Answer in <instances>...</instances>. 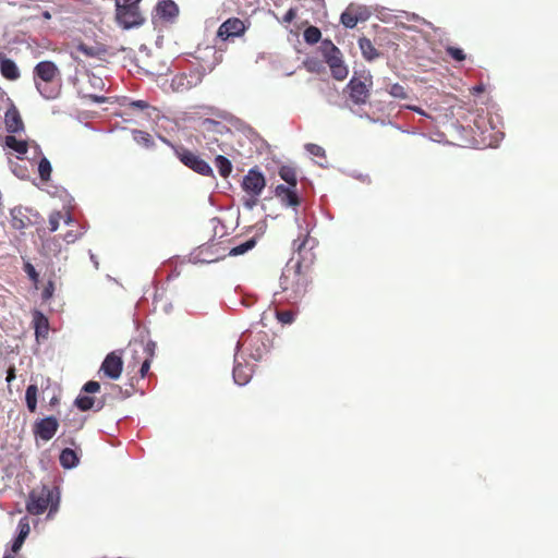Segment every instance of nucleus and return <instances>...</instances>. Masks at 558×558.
I'll use <instances>...</instances> for the list:
<instances>
[{
  "mask_svg": "<svg viewBox=\"0 0 558 558\" xmlns=\"http://www.w3.org/2000/svg\"><path fill=\"white\" fill-rule=\"evenodd\" d=\"M60 505V490L58 487L50 488L43 485L29 492L26 500V510L33 515L43 514L47 509L48 518L56 513Z\"/></svg>",
  "mask_w": 558,
  "mask_h": 558,
  "instance_id": "1",
  "label": "nucleus"
},
{
  "mask_svg": "<svg viewBox=\"0 0 558 558\" xmlns=\"http://www.w3.org/2000/svg\"><path fill=\"white\" fill-rule=\"evenodd\" d=\"M308 233L310 232L306 231V234L302 240L296 239L292 243L293 256L290 263L295 259V263L293 265L295 277H299L301 275L303 268H310L315 258L313 248L316 245V240L311 239Z\"/></svg>",
  "mask_w": 558,
  "mask_h": 558,
  "instance_id": "2",
  "label": "nucleus"
},
{
  "mask_svg": "<svg viewBox=\"0 0 558 558\" xmlns=\"http://www.w3.org/2000/svg\"><path fill=\"white\" fill-rule=\"evenodd\" d=\"M238 341H242V348L247 343L250 357L256 362L268 354L271 348V337L262 330L253 332L247 329L241 333Z\"/></svg>",
  "mask_w": 558,
  "mask_h": 558,
  "instance_id": "3",
  "label": "nucleus"
},
{
  "mask_svg": "<svg viewBox=\"0 0 558 558\" xmlns=\"http://www.w3.org/2000/svg\"><path fill=\"white\" fill-rule=\"evenodd\" d=\"M175 157L190 170L203 177L215 178L211 166L203 159L198 154L187 149L186 147H173Z\"/></svg>",
  "mask_w": 558,
  "mask_h": 558,
  "instance_id": "4",
  "label": "nucleus"
},
{
  "mask_svg": "<svg viewBox=\"0 0 558 558\" xmlns=\"http://www.w3.org/2000/svg\"><path fill=\"white\" fill-rule=\"evenodd\" d=\"M372 84V76L369 73L363 77L353 75L343 92L348 94L349 99L354 106L365 105L369 97V85Z\"/></svg>",
  "mask_w": 558,
  "mask_h": 558,
  "instance_id": "5",
  "label": "nucleus"
},
{
  "mask_svg": "<svg viewBox=\"0 0 558 558\" xmlns=\"http://www.w3.org/2000/svg\"><path fill=\"white\" fill-rule=\"evenodd\" d=\"M206 75L203 66H196L190 70L189 73H180L172 77L170 87L173 92L183 93L199 85Z\"/></svg>",
  "mask_w": 558,
  "mask_h": 558,
  "instance_id": "6",
  "label": "nucleus"
},
{
  "mask_svg": "<svg viewBox=\"0 0 558 558\" xmlns=\"http://www.w3.org/2000/svg\"><path fill=\"white\" fill-rule=\"evenodd\" d=\"M116 21L123 29L141 27L145 23V17L140 11V7L116 5Z\"/></svg>",
  "mask_w": 558,
  "mask_h": 558,
  "instance_id": "7",
  "label": "nucleus"
},
{
  "mask_svg": "<svg viewBox=\"0 0 558 558\" xmlns=\"http://www.w3.org/2000/svg\"><path fill=\"white\" fill-rule=\"evenodd\" d=\"M241 349L242 341H238L235 344L232 377L234 384L242 387L252 379L253 368L246 363L245 357L240 355Z\"/></svg>",
  "mask_w": 558,
  "mask_h": 558,
  "instance_id": "8",
  "label": "nucleus"
},
{
  "mask_svg": "<svg viewBox=\"0 0 558 558\" xmlns=\"http://www.w3.org/2000/svg\"><path fill=\"white\" fill-rule=\"evenodd\" d=\"M241 185L247 194L252 196H259L266 186V179L257 167H253L243 177Z\"/></svg>",
  "mask_w": 558,
  "mask_h": 558,
  "instance_id": "9",
  "label": "nucleus"
},
{
  "mask_svg": "<svg viewBox=\"0 0 558 558\" xmlns=\"http://www.w3.org/2000/svg\"><path fill=\"white\" fill-rule=\"evenodd\" d=\"M59 428V421L53 415L37 420L33 426V433L37 439L49 441Z\"/></svg>",
  "mask_w": 558,
  "mask_h": 558,
  "instance_id": "10",
  "label": "nucleus"
},
{
  "mask_svg": "<svg viewBox=\"0 0 558 558\" xmlns=\"http://www.w3.org/2000/svg\"><path fill=\"white\" fill-rule=\"evenodd\" d=\"M123 371V360L121 352L112 351L108 353L100 366V372L111 380H117L121 377Z\"/></svg>",
  "mask_w": 558,
  "mask_h": 558,
  "instance_id": "11",
  "label": "nucleus"
},
{
  "mask_svg": "<svg viewBox=\"0 0 558 558\" xmlns=\"http://www.w3.org/2000/svg\"><path fill=\"white\" fill-rule=\"evenodd\" d=\"M59 74V69L54 62L44 60L38 62L34 68L35 83L39 81L44 83H52L54 77Z\"/></svg>",
  "mask_w": 558,
  "mask_h": 558,
  "instance_id": "12",
  "label": "nucleus"
},
{
  "mask_svg": "<svg viewBox=\"0 0 558 558\" xmlns=\"http://www.w3.org/2000/svg\"><path fill=\"white\" fill-rule=\"evenodd\" d=\"M245 31L243 21L238 17H230L225 21L218 28L217 35L222 40H227L230 37H239Z\"/></svg>",
  "mask_w": 558,
  "mask_h": 558,
  "instance_id": "13",
  "label": "nucleus"
},
{
  "mask_svg": "<svg viewBox=\"0 0 558 558\" xmlns=\"http://www.w3.org/2000/svg\"><path fill=\"white\" fill-rule=\"evenodd\" d=\"M154 12L160 20L172 23L179 16L180 10L173 0H159Z\"/></svg>",
  "mask_w": 558,
  "mask_h": 558,
  "instance_id": "14",
  "label": "nucleus"
},
{
  "mask_svg": "<svg viewBox=\"0 0 558 558\" xmlns=\"http://www.w3.org/2000/svg\"><path fill=\"white\" fill-rule=\"evenodd\" d=\"M33 213V209L28 207L17 206L11 209V225L15 230H24L28 226L33 225V221L28 214Z\"/></svg>",
  "mask_w": 558,
  "mask_h": 558,
  "instance_id": "15",
  "label": "nucleus"
},
{
  "mask_svg": "<svg viewBox=\"0 0 558 558\" xmlns=\"http://www.w3.org/2000/svg\"><path fill=\"white\" fill-rule=\"evenodd\" d=\"M5 129L10 134L24 131V123L17 108L11 104L4 114Z\"/></svg>",
  "mask_w": 558,
  "mask_h": 558,
  "instance_id": "16",
  "label": "nucleus"
},
{
  "mask_svg": "<svg viewBox=\"0 0 558 558\" xmlns=\"http://www.w3.org/2000/svg\"><path fill=\"white\" fill-rule=\"evenodd\" d=\"M280 284H281L282 291L287 293L286 299L290 303H298L306 293V286L304 282H300V280H298V282L291 289H289L287 287L286 275H283V277H281Z\"/></svg>",
  "mask_w": 558,
  "mask_h": 558,
  "instance_id": "17",
  "label": "nucleus"
},
{
  "mask_svg": "<svg viewBox=\"0 0 558 558\" xmlns=\"http://www.w3.org/2000/svg\"><path fill=\"white\" fill-rule=\"evenodd\" d=\"M1 145L3 148L16 153L19 159H23V156L26 155L29 149V143L27 141L17 140L13 134L7 135Z\"/></svg>",
  "mask_w": 558,
  "mask_h": 558,
  "instance_id": "18",
  "label": "nucleus"
},
{
  "mask_svg": "<svg viewBox=\"0 0 558 558\" xmlns=\"http://www.w3.org/2000/svg\"><path fill=\"white\" fill-rule=\"evenodd\" d=\"M29 531H31V527H29L28 518L27 517L21 518L17 523V535L14 537V539L12 542V546H11L12 551L17 553L22 548L26 537L29 534Z\"/></svg>",
  "mask_w": 558,
  "mask_h": 558,
  "instance_id": "19",
  "label": "nucleus"
},
{
  "mask_svg": "<svg viewBox=\"0 0 558 558\" xmlns=\"http://www.w3.org/2000/svg\"><path fill=\"white\" fill-rule=\"evenodd\" d=\"M59 461L63 469L72 470L80 464V457L75 450L71 448H64L60 452Z\"/></svg>",
  "mask_w": 558,
  "mask_h": 558,
  "instance_id": "20",
  "label": "nucleus"
},
{
  "mask_svg": "<svg viewBox=\"0 0 558 558\" xmlns=\"http://www.w3.org/2000/svg\"><path fill=\"white\" fill-rule=\"evenodd\" d=\"M0 73L3 77L10 81H16L21 75L16 63L12 59L5 57L0 63Z\"/></svg>",
  "mask_w": 558,
  "mask_h": 558,
  "instance_id": "21",
  "label": "nucleus"
},
{
  "mask_svg": "<svg viewBox=\"0 0 558 558\" xmlns=\"http://www.w3.org/2000/svg\"><path fill=\"white\" fill-rule=\"evenodd\" d=\"M132 137H133V141L140 146H142L148 150L156 149V143H155L153 136L148 132L143 131V130L133 129Z\"/></svg>",
  "mask_w": 558,
  "mask_h": 558,
  "instance_id": "22",
  "label": "nucleus"
},
{
  "mask_svg": "<svg viewBox=\"0 0 558 558\" xmlns=\"http://www.w3.org/2000/svg\"><path fill=\"white\" fill-rule=\"evenodd\" d=\"M320 51L324 56L326 63L342 57L340 49L330 39L322 40Z\"/></svg>",
  "mask_w": 558,
  "mask_h": 558,
  "instance_id": "23",
  "label": "nucleus"
},
{
  "mask_svg": "<svg viewBox=\"0 0 558 558\" xmlns=\"http://www.w3.org/2000/svg\"><path fill=\"white\" fill-rule=\"evenodd\" d=\"M201 128L205 132H211V133L220 134V135H223V134H227L230 132V129L227 125L222 124L221 122H219L217 120L210 119V118L203 119L201 121Z\"/></svg>",
  "mask_w": 558,
  "mask_h": 558,
  "instance_id": "24",
  "label": "nucleus"
},
{
  "mask_svg": "<svg viewBox=\"0 0 558 558\" xmlns=\"http://www.w3.org/2000/svg\"><path fill=\"white\" fill-rule=\"evenodd\" d=\"M35 86L45 99L52 100L60 95V86L53 85L52 83L36 82Z\"/></svg>",
  "mask_w": 558,
  "mask_h": 558,
  "instance_id": "25",
  "label": "nucleus"
},
{
  "mask_svg": "<svg viewBox=\"0 0 558 558\" xmlns=\"http://www.w3.org/2000/svg\"><path fill=\"white\" fill-rule=\"evenodd\" d=\"M359 47L362 52V56L367 61H373L379 57V52L374 47L373 43L366 37H362L359 39Z\"/></svg>",
  "mask_w": 558,
  "mask_h": 558,
  "instance_id": "26",
  "label": "nucleus"
},
{
  "mask_svg": "<svg viewBox=\"0 0 558 558\" xmlns=\"http://www.w3.org/2000/svg\"><path fill=\"white\" fill-rule=\"evenodd\" d=\"M330 68L331 75L337 81H342L348 76V68L345 66L342 57L327 62Z\"/></svg>",
  "mask_w": 558,
  "mask_h": 558,
  "instance_id": "27",
  "label": "nucleus"
},
{
  "mask_svg": "<svg viewBox=\"0 0 558 558\" xmlns=\"http://www.w3.org/2000/svg\"><path fill=\"white\" fill-rule=\"evenodd\" d=\"M76 50L90 58H101L107 49L104 45L88 46L84 43L77 45Z\"/></svg>",
  "mask_w": 558,
  "mask_h": 558,
  "instance_id": "28",
  "label": "nucleus"
},
{
  "mask_svg": "<svg viewBox=\"0 0 558 558\" xmlns=\"http://www.w3.org/2000/svg\"><path fill=\"white\" fill-rule=\"evenodd\" d=\"M215 166L219 174L225 179L231 174L233 169L231 160L223 155H217L215 157Z\"/></svg>",
  "mask_w": 558,
  "mask_h": 558,
  "instance_id": "29",
  "label": "nucleus"
},
{
  "mask_svg": "<svg viewBox=\"0 0 558 558\" xmlns=\"http://www.w3.org/2000/svg\"><path fill=\"white\" fill-rule=\"evenodd\" d=\"M37 395L38 387L35 384L29 385L25 391V402L29 412L34 413L37 410Z\"/></svg>",
  "mask_w": 558,
  "mask_h": 558,
  "instance_id": "30",
  "label": "nucleus"
},
{
  "mask_svg": "<svg viewBox=\"0 0 558 558\" xmlns=\"http://www.w3.org/2000/svg\"><path fill=\"white\" fill-rule=\"evenodd\" d=\"M280 178L289 185L296 187L298 179L295 170L290 166H281L279 168Z\"/></svg>",
  "mask_w": 558,
  "mask_h": 558,
  "instance_id": "31",
  "label": "nucleus"
},
{
  "mask_svg": "<svg viewBox=\"0 0 558 558\" xmlns=\"http://www.w3.org/2000/svg\"><path fill=\"white\" fill-rule=\"evenodd\" d=\"M74 405L80 410V411H89L93 409V407L95 405V397H90L88 396L87 393L86 395H82L80 393L75 400H74Z\"/></svg>",
  "mask_w": 558,
  "mask_h": 558,
  "instance_id": "32",
  "label": "nucleus"
},
{
  "mask_svg": "<svg viewBox=\"0 0 558 558\" xmlns=\"http://www.w3.org/2000/svg\"><path fill=\"white\" fill-rule=\"evenodd\" d=\"M48 319L40 313L36 312L35 314V333L37 337L43 336L46 337L48 335Z\"/></svg>",
  "mask_w": 558,
  "mask_h": 558,
  "instance_id": "33",
  "label": "nucleus"
},
{
  "mask_svg": "<svg viewBox=\"0 0 558 558\" xmlns=\"http://www.w3.org/2000/svg\"><path fill=\"white\" fill-rule=\"evenodd\" d=\"M255 245H256V239L255 238H250L245 242H243V243L232 247L229 251V256L243 255V254L247 253L248 251H251L252 248H254Z\"/></svg>",
  "mask_w": 558,
  "mask_h": 558,
  "instance_id": "34",
  "label": "nucleus"
},
{
  "mask_svg": "<svg viewBox=\"0 0 558 558\" xmlns=\"http://www.w3.org/2000/svg\"><path fill=\"white\" fill-rule=\"evenodd\" d=\"M51 172H52L51 162L49 161V159L46 156L41 155V157L38 161V173H39L40 179L43 181L50 180Z\"/></svg>",
  "mask_w": 558,
  "mask_h": 558,
  "instance_id": "35",
  "label": "nucleus"
},
{
  "mask_svg": "<svg viewBox=\"0 0 558 558\" xmlns=\"http://www.w3.org/2000/svg\"><path fill=\"white\" fill-rule=\"evenodd\" d=\"M304 41L308 45L317 44L322 38V32L316 26H308L303 33Z\"/></svg>",
  "mask_w": 558,
  "mask_h": 558,
  "instance_id": "36",
  "label": "nucleus"
},
{
  "mask_svg": "<svg viewBox=\"0 0 558 558\" xmlns=\"http://www.w3.org/2000/svg\"><path fill=\"white\" fill-rule=\"evenodd\" d=\"M119 104H120V106L129 107V108L141 110V111L151 108L150 105L146 100H142V99L132 100L128 97H123Z\"/></svg>",
  "mask_w": 558,
  "mask_h": 558,
  "instance_id": "37",
  "label": "nucleus"
},
{
  "mask_svg": "<svg viewBox=\"0 0 558 558\" xmlns=\"http://www.w3.org/2000/svg\"><path fill=\"white\" fill-rule=\"evenodd\" d=\"M351 8H348L344 12L341 13L340 22L345 28H354L359 23V17H355L354 14L350 12Z\"/></svg>",
  "mask_w": 558,
  "mask_h": 558,
  "instance_id": "38",
  "label": "nucleus"
},
{
  "mask_svg": "<svg viewBox=\"0 0 558 558\" xmlns=\"http://www.w3.org/2000/svg\"><path fill=\"white\" fill-rule=\"evenodd\" d=\"M282 203L288 207H296L300 204V197L295 187H292L282 196Z\"/></svg>",
  "mask_w": 558,
  "mask_h": 558,
  "instance_id": "39",
  "label": "nucleus"
},
{
  "mask_svg": "<svg viewBox=\"0 0 558 558\" xmlns=\"http://www.w3.org/2000/svg\"><path fill=\"white\" fill-rule=\"evenodd\" d=\"M23 270L27 275L28 279L37 284L39 281V274L29 260H25L23 264Z\"/></svg>",
  "mask_w": 558,
  "mask_h": 558,
  "instance_id": "40",
  "label": "nucleus"
},
{
  "mask_svg": "<svg viewBox=\"0 0 558 558\" xmlns=\"http://www.w3.org/2000/svg\"><path fill=\"white\" fill-rule=\"evenodd\" d=\"M446 50V53L452 58L454 61H458V62H462L465 60L466 56L464 53V51L459 48V47H454V46H447L445 48Z\"/></svg>",
  "mask_w": 558,
  "mask_h": 558,
  "instance_id": "41",
  "label": "nucleus"
},
{
  "mask_svg": "<svg viewBox=\"0 0 558 558\" xmlns=\"http://www.w3.org/2000/svg\"><path fill=\"white\" fill-rule=\"evenodd\" d=\"M388 93L393 98H398V99L409 98V95H408L405 88L402 85H400L399 83L392 84L390 86V88L388 89Z\"/></svg>",
  "mask_w": 558,
  "mask_h": 558,
  "instance_id": "42",
  "label": "nucleus"
},
{
  "mask_svg": "<svg viewBox=\"0 0 558 558\" xmlns=\"http://www.w3.org/2000/svg\"><path fill=\"white\" fill-rule=\"evenodd\" d=\"M228 121H230L234 128L242 131L244 134H246V135L254 134L253 129L250 125H247L245 122H243L242 120H240L235 117H231L230 119H228Z\"/></svg>",
  "mask_w": 558,
  "mask_h": 558,
  "instance_id": "43",
  "label": "nucleus"
},
{
  "mask_svg": "<svg viewBox=\"0 0 558 558\" xmlns=\"http://www.w3.org/2000/svg\"><path fill=\"white\" fill-rule=\"evenodd\" d=\"M276 317L281 324H292L295 319V313L292 311H277Z\"/></svg>",
  "mask_w": 558,
  "mask_h": 558,
  "instance_id": "44",
  "label": "nucleus"
},
{
  "mask_svg": "<svg viewBox=\"0 0 558 558\" xmlns=\"http://www.w3.org/2000/svg\"><path fill=\"white\" fill-rule=\"evenodd\" d=\"M63 422L70 428H72L74 430H78L84 426L85 420L83 417L76 415L73 418L65 417V418H63Z\"/></svg>",
  "mask_w": 558,
  "mask_h": 558,
  "instance_id": "45",
  "label": "nucleus"
},
{
  "mask_svg": "<svg viewBox=\"0 0 558 558\" xmlns=\"http://www.w3.org/2000/svg\"><path fill=\"white\" fill-rule=\"evenodd\" d=\"M304 147H305V150L312 156H315V157H325L326 156L325 149L317 144L308 143Z\"/></svg>",
  "mask_w": 558,
  "mask_h": 558,
  "instance_id": "46",
  "label": "nucleus"
},
{
  "mask_svg": "<svg viewBox=\"0 0 558 558\" xmlns=\"http://www.w3.org/2000/svg\"><path fill=\"white\" fill-rule=\"evenodd\" d=\"M100 390V384L96 380H88L82 387V392L96 393Z\"/></svg>",
  "mask_w": 558,
  "mask_h": 558,
  "instance_id": "47",
  "label": "nucleus"
},
{
  "mask_svg": "<svg viewBox=\"0 0 558 558\" xmlns=\"http://www.w3.org/2000/svg\"><path fill=\"white\" fill-rule=\"evenodd\" d=\"M86 232V228L84 226L81 227V231L78 233L74 231H68L64 234V241L66 243H74L76 240H78L84 233Z\"/></svg>",
  "mask_w": 558,
  "mask_h": 558,
  "instance_id": "48",
  "label": "nucleus"
},
{
  "mask_svg": "<svg viewBox=\"0 0 558 558\" xmlns=\"http://www.w3.org/2000/svg\"><path fill=\"white\" fill-rule=\"evenodd\" d=\"M342 108H349V109H350V111H351L354 116H356V117H359V118H361V119H368L369 121H372V122H374V123L378 121V120H376V119H372V118H371L366 112H364L360 107H359V108H354V107L349 106L348 104H344V105L342 106Z\"/></svg>",
  "mask_w": 558,
  "mask_h": 558,
  "instance_id": "49",
  "label": "nucleus"
},
{
  "mask_svg": "<svg viewBox=\"0 0 558 558\" xmlns=\"http://www.w3.org/2000/svg\"><path fill=\"white\" fill-rule=\"evenodd\" d=\"M61 218H62V215L60 211H54L49 216V226H50L51 232H54L58 230Z\"/></svg>",
  "mask_w": 558,
  "mask_h": 558,
  "instance_id": "50",
  "label": "nucleus"
},
{
  "mask_svg": "<svg viewBox=\"0 0 558 558\" xmlns=\"http://www.w3.org/2000/svg\"><path fill=\"white\" fill-rule=\"evenodd\" d=\"M53 292H54V283L52 280H49L41 292L43 301L50 300L53 295Z\"/></svg>",
  "mask_w": 558,
  "mask_h": 558,
  "instance_id": "51",
  "label": "nucleus"
},
{
  "mask_svg": "<svg viewBox=\"0 0 558 558\" xmlns=\"http://www.w3.org/2000/svg\"><path fill=\"white\" fill-rule=\"evenodd\" d=\"M347 174L353 179H356V180L363 182V183H367V184L371 183V178L368 174L361 173L356 170L349 171V172H347Z\"/></svg>",
  "mask_w": 558,
  "mask_h": 558,
  "instance_id": "52",
  "label": "nucleus"
},
{
  "mask_svg": "<svg viewBox=\"0 0 558 558\" xmlns=\"http://www.w3.org/2000/svg\"><path fill=\"white\" fill-rule=\"evenodd\" d=\"M156 342L153 341V340H148L145 348H144V351L145 353L147 354V357L146 359H150L153 360L154 355H155V350H156Z\"/></svg>",
  "mask_w": 558,
  "mask_h": 558,
  "instance_id": "53",
  "label": "nucleus"
},
{
  "mask_svg": "<svg viewBox=\"0 0 558 558\" xmlns=\"http://www.w3.org/2000/svg\"><path fill=\"white\" fill-rule=\"evenodd\" d=\"M296 8H290L286 14L282 16V23L288 24L291 23L296 16Z\"/></svg>",
  "mask_w": 558,
  "mask_h": 558,
  "instance_id": "54",
  "label": "nucleus"
},
{
  "mask_svg": "<svg viewBox=\"0 0 558 558\" xmlns=\"http://www.w3.org/2000/svg\"><path fill=\"white\" fill-rule=\"evenodd\" d=\"M293 186L287 184H278L276 187H275V195L277 197H282L286 193H288Z\"/></svg>",
  "mask_w": 558,
  "mask_h": 558,
  "instance_id": "55",
  "label": "nucleus"
},
{
  "mask_svg": "<svg viewBox=\"0 0 558 558\" xmlns=\"http://www.w3.org/2000/svg\"><path fill=\"white\" fill-rule=\"evenodd\" d=\"M89 100H92L94 104H105L108 102L109 98L106 96L95 95V94H88L85 96Z\"/></svg>",
  "mask_w": 558,
  "mask_h": 558,
  "instance_id": "56",
  "label": "nucleus"
},
{
  "mask_svg": "<svg viewBox=\"0 0 558 558\" xmlns=\"http://www.w3.org/2000/svg\"><path fill=\"white\" fill-rule=\"evenodd\" d=\"M257 197L258 196H252L250 195L248 198H245L243 201V206L248 209V210H252L256 205H257Z\"/></svg>",
  "mask_w": 558,
  "mask_h": 558,
  "instance_id": "57",
  "label": "nucleus"
},
{
  "mask_svg": "<svg viewBox=\"0 0 558 558\" xmlns=\"http://www.w3.org/2000/svg\"><path fill=\"white\" fill-rule=\"evenodd\" d=\"M140 0H116L114 7H140Z\"/></svg>",
  "mask_w": 558,
  "mask_h": 558,
  "instance_id": "58",
  "label": "nucleus"
},
{
  "mask_svg": "<svg viewBox=\"0 0 558 558\" xmlns=\"http://www.w3.org/2000/svg\"><path fill=\"white\" fill-rule=\"evenodd\" d=\"M150 363H151L150 359H145V361L142 363V365L140 367V376L142 378H144L147 375V373L150 368Z\"/></svg>",
  "mask_w": 558,
  "mask_h": 558,
  "instance_id": "59",
  "label": "nucleus"
},
{
  "mask_svg": "<svg viewBox=\"0 0 558 558\" xmlns=\"http://www.w3.org/2000/svg\"><path fill=\"white\" fill-rule=\"evenodd\" d=\"M354 15L355 17H359V22H364L369 16L367 10L363 8H359L357 12Z\"/></svg>",
  "mask_w": 558,
  "mask_h": 558,
  "instance_id": "60",
  "label": "nucleus"
},
{
  "mask_svg": "<svg viewBox=\"0 0 558 558\" xmlns=\"http://www.w3.org/2000/svg\"><path fill=\"white\" fill-rule=\"evenodd\" d=\"M105 404H106V397H102V398H100V399H96V398H95V405L93 407V409H92V410H94V411L98 412V411H100L101 409H104Z\"/></svg>",
  "mask_w": 558,
  "mask_h": 558,
  "instance_id": "61",
  "label": "nucleus"
},
{
  "mask_svg": "<svg viewBox=\"0 0 558 558\" xmlns=\"http://www.w3.org/2000/svg\"><path fill=\"white\" fill-rule=\"evenodd\" d=\"M25 169L22 168L21 166L19 165H15L14 167H12V172L17 177V178H24L25 177Z\"/></svg>",
  "mask_w": 558,
  "mask_h": 558,
  "instance_id": "62",
  "label": "nucleus"
},
{
  "mask_svg": "<svg viewBox=\"0 0 558 558\" xmlns=\"http://www.w3.org/2000/svg\"><path fill=\"white\" fill-rule=\"evenodd\" d=\"M29 148L33 149L34 157L38 156V155H40V156L43 155L41 148L36 142H32V144H29Z\"/></svg>",
  "mask_w": 558,
  "mask_h": 558,
  "instance_id": "63",
  "label": "nucleus"
},
{
  "mask_svg": "<svg viewBox=\"0 0 558 558\" xmlns=\"http://www.w3.org/2000/svg\"><path fill=\"white\" fill-rule=\"evenodd\" d=\"M485 90V86L483 84H478V85H475L473 88H472V94L473 95H480L481 93H483Z\"/></svg>",
  "mask_w": 558,
  "mask_h": 558,
  "instance_id": "64",
  "label": "nucleus"
}]
</instances>
